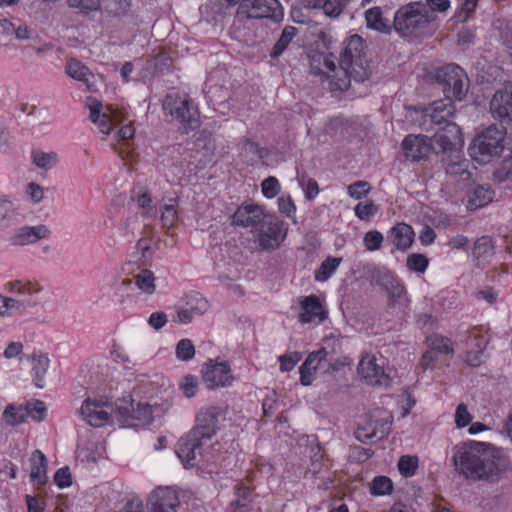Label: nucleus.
Instances as JSON below:
<instances>
[{"label": "nucleus", "instance_id": "obj_52", "mask_svg": "<svg viewBox=\"0 0 512 512\" xmlns=\"http://www.w3.org/2000/svg\"><path fill=\"white\" fill-rule=\"evenodd\" d=\"M329 353L326 350V347H322L321 349L314 351L308 355L306 360L303 362V368L307 369L309 366H312L314 369L318 370L321 368L322 364L328 362Z\"/></svg>", "mask_w": 512, "mask_h": 512}, {"label": "nucleus", "instance_id": "obj_48", "mask_svg": "<svg viewBox=\"0 0 512 512\" xmlns=\"http://www.w3.org/2000/svg\"><path fill=\"white\" fill-rule=\"evenodd\" d=\"M428 265H429V260L423 254L412 253L407 256L406 266L408 267L409 270H411L415 273H419V274L424 273L426 271Z\"/></svg>", "mask_w": 512, "mask_h": 512}, {"label": "nucleus", "instance_id": "obj_43", "mask_svg": "<svg viewBox=\"0 0 512 512\" xmlns=\"http://www.w3.org/2000/svg\"><path fill=\"white\" fill-rule=\"evenodd\" d=\"M430 349L435 353L451 354L453 353V347L451 340L447 337L435 334L430 336L428 339Z\"/></svg>", "mask_w": 512, "mask_h": 512}, {"label": "nucleus", "instance_id": "obj_15", "mask_svg": "<svg viewBox=\"0 0 512 512\" xmlns=\"http://www.w3.org/2000/svg\"><path fill=\"white\" fill-rule=\"evenodd\" d=\"M269 215L262 206L253 202H244L234 212L232 224L234 226L250 228L253 233Z\"/></svg>", "mask_w": 512, "mask_h": 512}, {"label": "nucleus", "instance_id": "obj_4", "mask_svg": "<svg viewBox=\"0 0 512 512\" xmlns=\"http://www.w3.org/2000/svg\"><path fill=\"white\" fill-rule=\"evenodd\" d=\"M6 290L13 297L3 296L4 315L8 311L21 312L41 304L43 287L29 280H15L6 284Z\"/></svg>", "mask_w": 512, "mask_h": 512}, {"label": "nucleus", "instance_id": "obj_34", "mask_svg": "<svg viewBox=\"0 0 512 512\" xmlns=\"http://www.w3.org/2000/svg\"><path fill=\"white\" fill-rule=\"evenodd\" d=\"M133 284L144 294L152 295L156 291L155 275L151 270L141 269L133 275Z\"/></svg>", "mask_w": 512, "mask_h": 512}, {"label": "nucleus", "instance_id": "obj_31", "mask_svg": "<svg viewBox=\"0 0 512 512\" xmlns=\"http://www.w3.org/2000/svg\"><path fill=\"white\" fill-rule=\"evenodd\" d=\"M21 218L15 203L6 196H0V223L9 226L19 222Z\"/></svg>", "mask_w": 512, "mask_h": 512}, {"label": "nucleus", "instance_id": "obj_54", "mask_svg": "<svg viewBox=\"0 0 512 512\" xmlns=\"http://www.w3.org/2000/svg\"><path fill=\"white\" fill-rule=\"evenodd\" d=\"M354 212L360 220L369 221L377 213V206L373 201L359 202Z\"/></svg>", "mask_w": 512, "mask_h": 512}, {"label": "nucleus", "instance_id": "obj_37", "mask_svg": "<svg viewBox=\"0 0 512 512\" xmlns=\"http://www.w3.org/2000/svg\"><path fill=\"white\" fill-rule=\"evenodd\" d=\"M342 258L340 257H328L324 260L319 268L315 271L314 278L318 282L327 281L337 270Z\"/></svg>", "mask_w": 512, "mask_h": 512}, {"label": "nucleus", "instance_id": "obj_53", "mask_svg": "<svg viewBox=\"0 0 512 512\" xmlns=\"http://www.w3.org/2000/svg\"><path fill=\"white\" fill-rule=\"evenodd\" d=\"M176 357L181 361H189L195 355V347L190 339H181L176 345Z\"/></svg>", "mask_w": 512, "mask_h": 512}, {"label": "nucleus", "instance_id": "obj_17", "mask_svg": "<svg viewBox=\"0 0 512 512\" xmlns=\"http://www.w3.org/2000/svg\"><path fill=\"white\" fill-rule=\"evenodd\" d=\"M310 69L315 75H325L329 80L331 91H340L335 85L334 80L340 77L339 67L335 64L333 54L315 53L310 56Z\"/></svg>", "mask_w": 512, "mask_h": 512}, {"label": "nucleus", "instance_id": "obj_9", "mask_svg": "<svg viewBox=\"0 0 512 512\" xmlns=\"http://www.w3.org/2000/svg\"><path fill=\"white\" fill-rule=\"evenodd\" d=\"M237 15L247 19H269L279 23L284 18V9L279 0H243Z\"/></svg>", "mask_w": 512, "mask_h": 512}, {"label": "nucleus", "instance_id": "obj_2", "mask_svg": "<svg viewBox=\"0 0 512 512\" xmlns=\"http://www.w3.org/2000/svg\"><path fill=\"white\" fill-rule=\"evenodd\" d=\"M436 81L445 95V100L433 102L425 117H429L431 123L441 125L442 121L454 115L453 100L460 101L465 97L468 78L460 66L448 64L437 70Z\"/></svg>", "mask_w": 512, "mask_h": 512}, {"label": "nucleus", "instance_id": "obj_24", "mask_svg": "<svg viewBox=\"0 0 512 512\" xmlns=\"http://www.w3.org/2000/svg\"><path fill=\"white\" fill-rule=\"evenodd\" d=\"M50 234L49 229L44 225L25 226L19 228L11 237V243L14 245H28L36 243L40 239L47 238Z\"/></svg>", "mask_w": 512, "mask_h": 512}, {"label": "nucleus", "instance_id": "obj_26", "mask_svg": "<svg viewBox=\"0 0 512 512\" xmlns=\"http://www.w3.org/2000/svg\"><path fill=\"white\" fill-rule=\"evenodd\" d=\"M387 238L398 250H407L413 243L414 231L406 223H397L387 234Z\"/></svg>", "mask_w": 512, "mask_h": 512}, {"label": "nucleus", "instance_id": "obj_33", "mask_svg": "<svg viewBox=\"0 0 512 512\" xmlns=\"http://www.w3.org/2000/svg\"><path fill=\"white\" fill-rule=\"evenodd\" d=\"M494 192L490 187L477 186L469 195L467 201V208L469 210H476L489 204L493 199Z\"/></svg>", "mask_w": 512, "mask_h": 512}, {"label": "nucleus", "instance_id": "obj_49", "mask_svg": "<svg viewBox=\"0 0 512 512\" xmlns=\"http://www.w3.org/2000/svg\"><path fill=\"white\" fill-rule=\"evenodd\" d=\"M133 289V280L130 278L122 279L119 283L114 286V295L118 301L122 304L131 302L132 298L130 291Z\"/></svg>", "mask_w": 512, "mask_h": 512}, {"label": "nucleus", "instance_id": "obj_20", "mask_svg": "<svg viewBox=\"0 0 512 512\" xmlns=\"http://www.w3.org/2000/svg\"><path fill=\"white\" fill-rule=\"evenodd\" d=\"M375 283L386 290L391 303H396L405 293V286L398 277L386 268L374 270Z\"/></svg>", "mask_w": 512, "mask_h": 512}, {"label": "nucleus", "instance_id": "obj_60", "mask_svg": "<svg viewBox=\"0 0 512 512\" xmlns=\"http://www.w3.org/2000/svg\"><path fill=\"white\" fill-rule=\"evenodd\" d=\"M472 421V415L469 413L466 404L461 403L455 411V424L457 428H464Z\"/></svg>", "mask_w": 512, "mask_h": 512}, {"label": "nucleus", "instance_id": "obj_23", "mask_svg": "<svg viewBox=\"0 0 512 512\" xmlns=\"http://www.w3.org/2000/svg\"><path fill=\"white\" fill-rule=\"evenodd\" d=\"M488 340L474 328L466 340L467 352L464 361L471 367H478L483 363L484 351Z\"/></svg>", "mask_w": 512, "mask_h": 512}, {"label": "nucleus", "instance_id": "obj_58", "mask_svg": "<svg viewBox=\"0 0 512 512\" xmlns=\"http://www.w3.org/2000/svg\"><path fill=\"white\" fill-rule=\"evenodd\" d=\"M370 191V185L366 181H356L350 184L347 188V193L351 198L356 200L362 199Z\"/></svg>", "mask_w": 512, "mask_h": 512}, {"label": "nucleus", "instance_id": "obj_42", "mask_svg": "<svg viewBox=\"0 0 512 512\" xmlns=\"http://www.w3.org/2000/svg\"><path fill=\"white\" fill-rule=\"evenodd\" d=\"M354 0H324L322 9L326 16L338 17Z\"/></svg>", "mask_w": 512, "mask_h": 512}, {"label": "nucleus", "instance_id": "obj_13", "mask_svg": "<svg viewBox=\"0 0 512 512\" xmlns=\"http://www.w3.org/2000/svg\"><path fill=\"white\" fill-rule=\"evenodd\" d=\"M202 378L209 390L229 387L235 380L227 362H214L213 360H210L202 368Z\"/></svg>", "mask_w": 512, "mask_h": 512}, {"label": "nucleus", "instance_id": "obj_11", "mask_svg": "<svg viewBox=\"0 0 512 512\" xmlns=\"http://www.w3.org/2000/svg\"><path fill=\"white\" fill-rule=\"evenodd\" d=\"M113 411L111 402L103 398H87L83 401L79 414L88 425L98 428L109 422Z\"/></svg>", "mask_w": 512, "mask_h": 512}, {"label": "nucleus", "instance_id": "obj_18", "mask_svg": "<svg viewBox=\"0 0 512 512\" xmlns=\"http://www.w3.org/2000/svg\"><path fill=\"white\" fill-rule=\"evenodd\" d=\"M180 501L178 494L170 487H159L149 496L148 512H176Z\"/></svg>", "mask_w": 512, "mask_h": 512}, {"label": "nucleus", "instance_id": "obj_3", "mask_svg": "<svg viewBox=\"0 0 512 512\" xmlns=\"http://www.w3.org/2000/svg\"><path fill=\"white\" fill-rule=\"evenodd\" d=\"M364 48V41L358 34L351 35L342 43L339 57L340 77L333 82L341 92L349 88L351 79L356 82L369 79L370 72Z\"/></svg>", "mask_w": 512, "mask_h": 512}, {"label": "nucleus", "instance_id": "obj_64", "mask_svg": "<svg viewBox=\"0 0 512 512\" xmlns=\"http://www.w3.org/2000/svg\"><path fill=\"white\" fill-rule=\"evenodd\" d=\"M136 249L141 254L139 259L143 263H146L147 261H149L151 259L152 252H151L150 241L148 239H145V238L139 239L136 244Z\"/></svg>", "mask_w": 512, "mask_h": 512}, {"label": "nucleus", "instance_id": "obj_39", "mask_svg": "<svg viewBox=\"0 0 512 512\" xmlns=\"http://www.w3.org/2000/svg\"><path fill=\"white\" fill-rule=\"evenodd\" d=\"M134 400L128 396L120 399L116 404L119 421L124 425L131 426L134 413Z\"/></svg>", "mask_w": 512, "mask_h": 512}, {"label": "nucleus", "instance_id": "obj_19", "mask_svg": "<svg viewBox=\"0 0 512 512\" xmlns=\"http://www.w3.org/2000/svg\"><path fill=\"white\" fill-rule=\"evenodd\" d=\"M441 167L447 175L462 181L469 180L470 161L463 155V151L454 150L452 153L440 157Z\"/></svg>", "mask_w": 512, "mask_h": 512}, {"label": "nucleus", "instance_id": "obj_1", "mask_svg": "<svg viewBox=\"0 0 512 512\" xmlns=\"http://www.w3.org/2000/svg\"><path fill=\"white\" fill-rule=\"evenodd\" d=\"M456 472L472 481L498 482L508 469V460L500 450L485 442L468 441L453 450Z\"/></svg>", "mask_w": 512, "mask_h": 512}, {"label": "nucleus", "instance_id": "obj_55", "mask_svg": "<svg viewBox=\"0 0 512 512\" xmlns=\"http://www.w3.org/2000/svg\"><path fill=\"white\" fill-rule=\"evenodd\" d=\"M384 237L378 230H370L365 233L363 243L368 251H376L381 248Z\"/></svg>", "mask_w": 512, "mask_h": 512}, {"label": "nucleus", "instance_id": "obj_51", "mask_svg": "<svg viewBox=\"0 0 512 512\" xmlns=\"http://www.w3.org/2000/svg\"><path fill=\"white\" fill-rule=\"evenodd\" d=\"M26 417H31L33 420L42 421L47 414L45 403L41 400H34L28 402L25 406Z\"/></svg>", "mask_w": 512, "mask_h": 512}, {"label": "nucleus", "instance_id": "obj_46", "mask_svg": "<svg viewBox=\"0 0 512 512\" xmlns=\"http://www.w3.org/2000/svg\"><path fill=\"white\" fill-rule=\"evenodd\" d=\"M393 490V484L390 478L386 476H376L370 486V493L374 496H383L390 494Z\"/></svg>", "mask_w": 512, "mask_h": 512}, {"label": "nucleus", "instance_id": "obj_7", "mask_svg": "<svg viewBox=\"0 0 512 512\" xmlns=\"http://www.w3.org/2000/svg\"><path fill=\"white\" fill-rule=\"evenodd\" d=\"M162 108L166 114L177 119L185 133L194 130L200 125V116L197 106L188 97H182L178 93L166 95Z\"/></svg>", "mask_w": 512, "mask_h": 512}, {"label": "nucleus", "instance_id": "obj_61", "mask_svg": "<svg viewBox=\"0 0 512 512\" xmlns=\"http://www.w3.org/2000/svg\"><path fill=\"white\" fill-rule=\"evenodd\" d=\"M278 209L287 217H291L296 212V206L290 195H282L278 198Z\"/></svg>", "mask_w": 512, "mask_h": 512}, {"label": "nucleus", "instance_id": "obj_35", "mask_svg": "<svg viewBox=\"0 0 512 512\" xmlns=\"http://www.w3.org/2000/svg\"><path fill=\"white\" fill-rule=\"evenodd\" d=\"M297 32L298 30L294 26H285L284 29L282 30L279 39L276 41V43L274 44L270 51V57L272 59H278L287 49L292 40L295 38Z\"/></svg>", "mask_w": 512, "mask_h": 512}, {"label": "nucleus", "instance_id": "obj_28", "mask_svg": "<svg viewBox=\"0 0 512 512\" xmlns=\"http://www.w3.org/2000/svg\"><path fill=\"white\" fill-rule=\"evenodd\" d=\"M65 73L80 82H83L88 90H92L93 83L90 81V78L93 77V73L90 69L84 65L81 61L76 58H71L67 60L65 65Z\"/></svg>", "mask_w": 512, "mask_h": 512}, {"label": "nucleus", "instance_id": "obj_40", "mask_svg": "<svg viewBox=\"0 0 512 512\" xmlns=\"http://www.w3.org/2000/svg\"><path fill=\"white\" fill-rule=\"evenodd\" d=\"M153 409L148 403H137L134 406L131 426L146 425L152 421Z\"/></svg>", "mask_w": 512, "mask_h": 512}, {"label": "nucleus", "instance_id": "obj_62", "mask_svg": "<svg viewBox=\"0 0 512 512\" xmlns=\"http://www.w3.org/2000/svg\"><path fill=\"white\" fill-rule=\"evenodd\" d=\"M54 482L59 488H66L72 484V477L68 467L58 469L54 475Z\"/></svg>", "mask_w": 512, "mask_h": 512}, {"label": "nucleus", "instance_id": "obj_30", "mask_svg": "<svg viewBox=\"0 0 512 512\" xmlns=\"http://www.w3.org/2000/svg\"><path fill=\"white\" fill-rule=\"evenodd\" d=\"M366 25L369 29L388 34L391 31L388 20L383 18L381 7L375 6L365 12Z\"/></svg>", "mask_w": 512, "mask_h": 512}, {"label": "nucleus", "instance_id": "obj_16", "mask_svg": "<svg viewBox=\"0 0 512 512\" xmlns=\"http://www.w3.org/2000/svg\"><path fill=\"white\" fill-rule=\"evenodd\" d=\"M490 112L500 122L512 121V82L497 90L490 101Z\"/></svg>", "mask_w": 512, "mask_h": 512}, {"label": "nucleus", "instance_id": "obj_50", "mask_svg": "<svg viewBox=\"0 0 512 512\" xmlns=\"http://www.w3.org/2000/svg\"><path fill=\"white\" fill-rule=\"evenodd\" d=\"M418 468V457L403 455L398 461V469L401 475L411 477L415 475Z\"/></svg>", "mask_w": 512, "mask_h": 512}, {"label": "nucleus", "instance_id": "obj_47", "mask_svg": "<svg viewBox=\"0 0 512 512\" xmlns=\"http://www.w3.org/2000/svg\"><path fill=\"white\" fill-rule=\"evenodd\" d=\"M3 418L7 425L16 426L25 421L26 413L23 412L22 407L17 408L16 406L9 404L3 412Z\"/></svg>", "mask_w": 512, "mask_h": 512}, {"label": "nucleus", "instance_id": "obj_21", "mask_svg": "<svg viewBox=\"0 0 512 512\" xmlns=\"http://www.w3.org/2000/svg\"><path fill=\"white\" fill-rule=\"evenodd\" d=\"M205 441L188 432L177 443L176 454L185 466H195L197 456L201 455Z\"/></svg>", "mask_w": 512, "mask_h": 512}, {"label": "nucleus", "instance_id": "obj_6", "mask_svg": "<svg viewBox=\"0 0 512 512\" xmlns=\"http://www.w3.org/2000/svg\"><path fill=\"white\" fill-rule=\"evenodd\" d=\"M506 130L490 125L472 141L469 147L471 157L479 163L489 162L504 150Z\"/></svg>", "mask_w": 512, "mask_h": 512}, {"label": "nucleus", "instance_id": "obj_5", "mask_svg": "<svg viewBox=\"0 0 512 512\" xmlns=\"http://www.w3.org/2000/svg\"><path fill=\"white\" fill-rule=\"evenodd\" d=\"M432 21L430 11L421 2H412L400 7L394 16L395 30L403 36L417 35Z\"/></svg>", "mask_w": 512, "mask_h": 512}, {"label": "nucleus", "instance_id": "obj_14", "mask_svg": "<svg viewBox=\"0 0 512 512\" xmlns=\"http://www.w3.org/2000/svg\"><path fill=\"white\" fill-rule=\"evenodd\" d=\"M385 359L376 357L373 354L366 353L362 356L358 372L362 378L370 385H386L388 383V375L384 370Z\"/></svg>", "mask_w": 512, "mask_h": 512}, {"label": "nucleus", "instance_id": "obj_36", "mask_svg": "<svg viewBox=\"0 0 512 512\" xmlns=\"http://www.w3.org/2000/svg\"><path fill=\"white\" fill-rule=\"evenodd\" d=\"M494 255V243L489 236L478 238L473 246L472 256L480 262L488 261Z\"/></svg>", "mask_w": 512, "mask_h": 512}, {"label": "nucleus", "instance_id": "obj_10", "mask_svg": "<svg viewBox=\"0 0 512 512\" xmlns=\"http://www.w3.org/2000/svg\"><path fill=\"white\" fill-rule=\"evenodd\" d=\"M445 123L438 131L435 132L431 139L432 148L439 155H447L454 150H462L463 141L461 139V131L458 125L449 121V118L442 121Z\"/></svg>", "mask_w": 512, "mask_h": 512}, {"label": "nucleus", "instance_id": "obj_8", "mask_svg": "<svg viewBox=\"0 0 512 512\" xmlns=\"http://www.w3.org/2000/svg\"><path fill=\"white\" fill-rule=\"evenodd\" d=\"M287 225L277 216L270 214L253 232L257 248L271 252L278 249L287 236Z\"/></svg>", "mask_w": 512, "mask_h": 512}, {"label": "nucleus", "instance_id": "obj_27", "mask_svg": "<svg viewBox=\"0 0 512 512\" xmlns=\"http://www.w3.org/2000/svg\"><path fill=\"white\" fill-rule=\"evenodd\" d=\"M30 480L33 484L41 486L47 482V459L40 450L31 455Z\"/></svg>", "mask_w": 512, "mask_h": 512}, {"label": "nucleus", "instance_id": "obj_63", "mask_svg": "<svg viewBox=\"0 0 512 512\" xmlns=\"http://www.w3.org/2000/svg\"><path fill=\"white\" fill-rule=\"evenodd\" d=\"M300 360L298 353H290L279 356L280 370L282 372L291 371Z\"/></svg>", "mask_w": 512, "mask_h": 512}, {"label": "nucleus", "instance_id": "obj_38", "mask_svg": "<svg viewBox=\"0 0 512 512\" xmlns=\"http://www.w3.org/2000/svg\"><path fill=\"white\" fill-rule=\"evenodd\" d=\"M32 162L41 169L49 170L58 163V154L56 152H44L42 150H33L31 153Z\"/></svg>", "mask_w": 512, "mask_h": 512}, {"label": "nucleus", "instance_id": "obj_22", "mask_svg": "<svg viewBox=\"0 0 512 512\" xmlns=\"http://www.w3.org/2000/svg\"><path fill=\"white\" fill-rule=\"evenodd\" d=\"M402 149L407 159L412 161L426 159L432 149L431 139L424 135H408L402 142Z\"/></svg>", "mask_w": 512, "mask_h": 512}, {"label": "nucleus", "instance_id": "obj_12", "mask_svg": "<svg viewBox=\"0 0 512 512\" xmlns=\"http://www.w3.org/2000/svg\"><path fill=\"white\" fill-rule=\"evenodd\" d=\"M221 415L222 409L218 406L202 407L196 414V425L189 432L205 442L210 440L219 429Z\"/></svg>", "mask_w": 512, "mask_h": 512}, {"label": "nucleus", "instance_id": "obj_44", "mask_svg": "<svg viewBox=\"0 0 512 512\" xmlns=\"http://www.w3.org/2000/svg\"><path fill=\"white\" fill-rule=\"evenodd\" d=\"M388 430V422H384L381 424L380 435H378V430L376 427H371L369 425L368 427L358 428L355 432V436L359 441L365 442L372 438H382L388 432Z\"/></svg>", "mask_w": 512, "mask_h": 512}, {"label": "nucleus", "instance_id": "obj_25", "mask_svg": "<svg viewBox=\"0 0 512 512\" xmlns=\"http://www.w3.org/2000/svg\"><path fill=\"white\" fill-rule=\"evenodd\" d=\"M325 313L320 300L315 295L304 297L301 301V313L299 315V321L302 323H311L314 321H323Z\"/></svg>", "mask_w": 512, "mask_h": 512}, {"label": "nucleus", "instance_id": "obj_56", "mask_svg": "<svg viewBox=\"0 0 512 512\" xmlns=\"http://www.w3.org/2000/svg\"><path fill=\"white\" fill-rule=\"evenodd\" d=\"M261 190L264 197H266L267 199H272L279 194L281 186L276 177L269 176L263 180L261 184Z\"/></svg>", "mask_w": 512, "mask_h": 512}, {"label": "nucleus", "instance_id": "obj_32", "mask_svg": "<svg viewBox=\"0 0 512 512\" xmlns=\"http://www.w3.org/2000/svg\"><path fill=\"white\" fill-rule=\"evenodd\" d=\"M31 361L34 384L37 388H43L44 377L48 370L50 360L46 354H33Z\"/></svg>", "mask_w": 512, "mask_h": 512}, {"label": "nucleus", "instance_id": "obj_41", "mask_svg": "<svg viewBox=\"0 0 512 512\" xmlns=\"http://www.w3.org/2000/svg\"><path fill=\"white\" fill-rule=\"evenodd\" d=\"M297 181L302 188L307 200H313L319 194V186L315 179L309 177L307 173L303 172L298 174Z\"/></svg>", "mask_w": 512, "mask_h": 512}, {"label": "nucleus", "instance_id": "obj_45", "mask_svg": "<svg viewBox=\"0 0 512 512\" xmlns=\"http://www.w3.org/2000/svg\"><path fill=\"white\" fill-rule=\"evenodd\" d=\"M186 307L189 308L195 316H200L208 310L209 304L201 294L191 293L187 296Z\"/></svg>", "mask_w": 512, "mask_h": 512}, {"label": "nucleus", "instance_id": "obj_59", "mask_svg": "<svg viewBox=\"0 0 512 512\" xmlns=\"http://www.w3.org/2000/svg\"><path fill=\"white\" fill-rule=\"evenodd\" d=\"M478 2L476 0H465L462 7L456 13L455 17L458 22H466L470 19L477 8Z\"/></svg>", "mask_w": 512, "mask_h": 512}, {"label": "nucleus", "instance_id": "obj_57", "mask_svg": "<svg viewBox=\"0 0 512 512\" xmlns=\"http://www.w3.org/2000/svg\"><path fill=\"white\" fill-rule=\"evenodd\" d=\"M178 221V213L173 204H165L161 210V222L166 228L173 227Z\"/></svg>", "mask_w": 512, "mask_h": 512}, {"label": "nucleus", "instance_id": "obj_29", "mask_svg": "<svg viewBox=\"0 0 512 512\" xmlns=\"http://www.w3.org/2000/svg\"><path fill=\"white\" fill-rule=\"evenodd\" d=\"M236 499L228 507L229 512H248L257 507L254 504L253 492L244 486H237L235 491Z\"/></svg>", "mask_w": 512, "mask_h": 512}]
</instances>
